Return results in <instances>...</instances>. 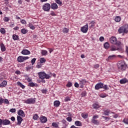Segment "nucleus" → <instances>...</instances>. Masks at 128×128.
<instances>
[{"mask_svg":"<svg viewBox=\"0 0 128 128\" xmlns=\"http://www.w3.org/2000/svg\"><path fill=\"white\" fill-rule=\"evenodd\" d=\"M110 42L112 44H117V46H120L122 44L120 42L118 41L116 38L114 36H112L110 38Z\"/></svg>","mask_w":128,"mask_h":128,"instance_id":"nucleus-4","label":"nucleus"},{"mask_svg":"<svg viewBox=\"0 0 128 128\" xmlns=\"http://www.w3.org/2000/svg\"><path fill=\"white\" fill-rule=\"evenodd\" d=\"M12 38L14 40H20L18 36L16 34L12 35Z\"/></svg>","mask_w":128,"mask_h":128,"instance_id":"nucleus-28","label":"nucleus"},{"mask_svg":"<svg viewBox=\"0 0 128 128\" xmlns=\"http://www.w3.org/2000/svg\"><path fill=\"white\" fill-rule=\"evenodd\" d=\"M0 32H1L2 34H6V29H4V28H0Z\"/></svg>","mask_w":128,"mask_h":128,"instance_id":"nucleus-38","label":"nucleus"},{"mask_svg":"<svg viewBox=\"0 0 128 128\" xmlns=\"http://www.w3.org/2000/svg\"><path fill=\"white\" fill-rule=\"evenodd\" d=\"M117 66L119 70L124 72V70H126V68H128V65L126 64L124 61L121 60L118 62Z\"/></svg>","mask_w":128,"mask_h":128,"instance_id":"nucleus-2","label":"nucleus"},{"mask_svg":"<svg viewBox=\"0 0 128 128\" xmlns=\"http://www.w3.org/2000/svg\"><path fill=\"white\" fill-rule=\"evenodd\" d=\"M74 124L76 126H82V122L78 120H76L74 122Z\"/></svg>","mask_w":128,"mask_h":128,"instance_id":"nucleus-24","label":"nucleus"},{"mask_svg":"<svg viewBox=\"0 0 128 128\" xmlns=\"http://www.w3.org/2000/svg\"><path fill=\"white\" fill-rule=\"evenodd\" d=\"M102 118H104L105 120H107V121L110 120V118L108 117H106L104 116H102Z\"/></svg>","mask_w":128,"mask_h":128,"instance_id":"nucleus-54","label":"nucleus"},{"mask_svg":"<svg viewBox=\"0 0 128 128\" xmlns=\"http://www.w3.org/2000/svg\"><path fill=\"white\" fill-rule=\"evenodd\" d=\"M104 87V84L98 83L95 86V90H100V88H102Z\"/></svg>","mask_w":128,"mask_h":128,"instance_id":"nucleus-14","label":"nucleus"},{"mask_svg":"<svg viewBox=\"0 0 128 128\" xmlns=\"http://www.w3.org/2000/svg\"><path fill=\"white\" fill-rule=\"evenodd\" d=\"M50 14L51 16H56V13L54 12H53V11L51 12Z\"/></svg>","mask_w":128,"mask_h":128,"instance_id":"nucleus-55","label":"nucleus"},{"mask_svg":"<svg viewBox=\"0 0 128 128\" xmlns=\"http://www.w3.org/2000/svg\"><path fill=\"white\" fill-rule=\"evenodd\" d=\"M100 98H106V94H102L100 95Z\"/></svg>","mask_w":128,"mask_h":128,"instance_id":"nucleus-48","label":"nucleus"},{"mask_svg":"<svg viewBox=\"0 0 128 128\" xmlns=\"http://www.w3.org/2000/svg\"><path fill=\"white\" fill-rule=\"evenodd\" d=\"M24 104H34L36 102V98H30L24 100H22Z\"/></svg>","mask_w":128,"mask_h":128,"instance_id":"nucleus-5","label":"nucleus"},{"mask_svg":"<svg viewBox=\"0 0 128 128\" xmlns=\"http://www.w3.org/2000/svg\"><path fill=\"white\" fill-rule=\"evenodd\" d=\"M8 20H10V18H8V17H4V22H8Z\"/></svg>","mask_w":128,"mask_h":128,"instance_id":"nucleus-49","label":"nucleus"},{"mask_svg":"<svg viewBox=\"0 0 128 128\" xmlns=\"http://www.w3.org/2000/svg\"><path fill=\"white\" fill-rule=\"evenodd\" d=\"M86 84V80H79V84L81 88H84V84Z\"/></svg>","mask_w":128,"mask_h":128,"instance_id":"nucleus-11","label":"nucleus"},{"mask_svg":"<svg viewBox=\"0 0 128 128\" xmlns=\"http://www.w3.org/2000/svg\"><path fill=\"white\" fill-rule=\"evenodd\" d=\"M32 66H28L26 68V70L28 72V70H32Z\"/></svg>","mask_w":128,"mask_h":128,"instance_id":"nucleus-56","label":"nucleus"},{"mask_svg":"<svg viewBox=\"0 0 128 128\" xmlns=\"http://www.w3.org/2000/svg\"><path fill=\"white\" fill-rule=\"evenodd\" d=\"M92 106L93 108H94V110H98V108H100V104H98V103H94V104H93Z\"/></svg>","mask_w":128,"mask_h":128,"instance_id":"nucleus-23","label":"nucleus"},{"mask_svg":"<svg viewBox=\"0 0 128 128\" xmlns=\"http://www.w3.org/2000/svg\"><path fill=\"white\" fill-rule=\"evenodd\" d=\"M122 18L120 16H116L114 19L115 22H120Z\"/></svg>","mask_w":128,"mask_h":128,"instance_id":"nucleus-33","label":"nucleus"},{"mask_svg":"<svg viewBox=\"0 0 128 128\" xmlns=\"http://www.w3.org/2000/svg\"><path fill=\"white\" fill-rule=\"evenodd\" d=\"M128 82V80L126 78H124L120 80V83L121 84H126Z\"/></svg>","mask_w":128,"mask_h":128,"instance_id":"nucleus-20","label":"nucleus"},{"mask_svg":"<svg viewBox=\"0 0 128 128\" xmlns=\"http://www.w3.org/2000/svg\"><path fill=\"white\" fill-rule=\"evenodd\" d=\"M102 88H104V90H108V87L107 86V85H104L103 84V87Z\"/></svg>","mask_w":128,"mask_h":128,"instance_id":"nucleus-58","label":"nucleus"},{"mask_svg":"<svg viewBox=\"0 0 128 128\" xmlns=\"http://www.w3.org/2000/svg\"><path fill=\"white\" fill-rule=\"evenodd\" d=\"M36 58H34L31 60V63L32 66H34V64L35 62H36Z\"/></svg>","mask_w":128,"mask_h":128,"instance_id":"nucleus-46","label":"nucleus"},{"mask_svg":"<svg viewBox=\"0 0 128 128\" xmlns=\"http://www.w3.org/2000/svg\"><path fill=\"white\" fill-rule=\"evenodd\" d=\"M60 104V102L59 100H55L54 102V106H56V108H58Z\"/></svg>","mask_w":128,"mask_h":128,"instance_id":"nucleus-22","label":"nucleus"},{"mask_svg":"<svg viewBox=\"0 0 128 128\" xmlns=\"http://www.w3.org/2000/svg\"><path fill=\"white\" fill-rule=\"evenodd\" d=\"M1 84L2 88H4L8 84V82L6 80H4L2 83Z\"/></svg>","mask_w":128,"mask_h":128,"instance_id":"nucleus-39","label":"nucleus"},{"mask_svg":"<svg viewBox=\"0 0 128 128\" xmlns=\"http://www.w3.org/2000/svg\"><path fill=\"white\" fill-rule=\"evenodd\" d=\"M0 46L2 52H6V46H4V43L0 44Z\"/></svg>","mask_w":128,"mask_h":128,"instance_id":"nucleus-25","label":"nucleus"},{"mask_svg":"<svg viewBox=\"0 0 128 128\" xmlns=\"http://www.w3.org/2000/svg\"><path fill=\"white\" fill-rule=\"evenodd\" d=\"M23 119L20 116H17V124L18 126H20L22 124V122Z\"/></svg>","mask_w":128,"mask_h":128,"instance_id":"nucleus-18","label":"nucleus"},{"mask_svg":"<svg viewBox=\"0 0 128 128\" xmlns=\"http://www.w3.org/2000/svg\"><path fill=\"white\" fill-rule=\"evenodd\" d=\"M51 8L52 10H58V6L56 3H53L51 4Z\"/></svg>","mask_w":128,"mask_h":128,"instance_id":"nucleus-21","label":"nucleus"},{"mask_svg":"<svg viewBox=\"0 0 128 128\" xmlns=\"http://www.w3.org/2000/svg\"><path fill=\"white\" fill-rule=\"evenodd\" d=\"M29 86H31L32 88H34V86H38V85L34 83V82H30L28 84Z\"/></svg>","mask_w":128,"mask_h":128,"instance_id":"nucleus-26","label":"nucleus"},{"mask_svg":"<svg viewBox=\"0 0 128 128\" xmlns=\"http://www.w3.org/2000/svg\"><path fill=\"white\" fill-rule=\"evenodd\" d=\"M33 120H38V116L37 114H35L34 115Z\"/></svg>","mask_w":128,"mask_h":128,"instance_id":"nucleus-45","label":"nucleus"},{"mask_svg":"<svg viewBox=\"0 0 128 128\" xmlns=\"http://www.w3.org/2000/svg\"><path fill=\"white\" fill-rule=\"evenodd\" d=\"M40 119L42 124H46V122H48V118H46V117L44 116L40 117Z\"/></svg>","mask_w":128,"mask_h":128,"instance_id":"nucleus-16","label":"nucleus"},{"mask_svg":"<svg viewBox=\"0 0 128 128\" xmlns=\"http://www.w3.org/2000/svg\"><path fill=\"white\" fill-rule=\"evenodd\" d=\"M65 102H68L70 100V97H66L64 100Z\"/></svg>","mask_w":128,"mask_h":128,"instance_id":"nucleus-63","label":"nucleus"},{"mask_svg":"<svg viewBox=\"0 0 128 128\" xmlns=\"http://www.w3.org/2000/svg\"><path fill=\"white\" fill-rule=\"evenodd\" d=\"M104 46L106 50H108V48H110V44H108V42H105L104 44Z\"/></svg>","mask_w":128,"mask_h":128,"instance_id":"nucleus-34","label":"nucleus"},{"mask_svg":"<svg viewBox=\"0 0 128 128\" xmlns=\"http://www.w3.org/2000/svg\"><path fill=\"white\" fill-rule=\"evenodd\" d=\"M66 86H67V88H71V86H72V83L70 82H68L66 85Z\"/></svg>","mask_w":128,"mask_h":128,"instance_id":"nucleus-43","label":"nucleus"},{"mask_svg":"<svg viewBox=\"0 0 128 128\" xmlns=\"http://www.w3.org/2000/svg\"><path fill=\"white\" fill-rule=\"evenodd\" d=\"M2 124L3 126H8L10 124V121L8 119L2 120Z\"/></svg>","mask_w":128,"mask_h":128,"instance_id":"nucleus-12","label":"nucleus"},{"mask_svg":"<svg viewBox=\"0 0 128 128\" xmlns=\"http://www.w3.org/2000/svg\"><path fill=\"white\" fill-rule=\"evenodd\" d=\"M110 50L112 52H114L116 50H118L121 53L124 52V49L122 47H118L117 48L114 45H112L110 46Z\"/></svg>","mask_w":128,"mask_h":128,"instance_id":"nucleus-6","label":"nucleus"},{"mask_svg":"<svg viewBox=\"0 0 128 128\" xmlns=\"http://www.w3.org/2000/svg\"><path fill=\"white\" fill-rule=\"evenodd\" d=\"M42 94H46V92H48V90L46 89H43L42 90Z\"/></svg>","mask_w":128,"mask_h":128,"instance_id":"nucleus-60","label":"nucleus"},{"mask_svg":"<svg viewBox=\"0 0 128 128\" xmlns=\"http://www.w3.org/2000/svg\"><path fill=\"white\" fill-rule=\"evenodd\" d=\"M4 104V98L0 97V106H2Z\"/></svg>","mask_w":128,"mask_h":128,"instance_id":"nucleus-52","label":"nucleus"},{"mask_svg":"<svg viewBox=\"0 0 128 128\" xmlns=\"http://www.w3.org/2000/svg\"><path fill=\"white\" fill-rule=\"evenodd\" d=\"M119 34H128V24H126L124 26H121L118 30Z\"/></svg>","mask_w":128,"mask_h":128,"instance_id":"nucleus-3","label":"nucleus"},{"mask_svg":"<svg viewBox=\"0 0 128 128\" xmlns=\"http://www.w3.org/2000/svg\"><path fill=\"white\" fill-rule=\"evenodd\" d=\"M74 86L75 88H79L80 84H78V82H76L74 83Z\"/></svg>","mask_w":128,"mask_h":128,"instance_id":"nucleus-62","label":"nucleus"},{"mask_svg":"<svg viewBox=\"0 0 128 128\" xmlns=\"http://www.w3.org/2000/svg\"><path fill=\"white\" fill-rule=\"evenodd\" d=\"M81 96H82V98H84V96H86V92L84 91L82 92Z\"/></svg>","mask_w":128,"mask_h":128,"instance_id":"nucleus-53","label":"nucleus"},{"mask_svg":"<svg viewBox=\"0 0 128 128\" xmlns=\"http://www.w3.org/2000/svg\"><path fill=\"white\" fill-rule=\"evenodd\" d=\"M25 77L26 80H27L28 82H32V78L29 77L28 75H26Z\"/></svg>","mask_w":128,"mask_h":128,"instance_id":"nucleus-27","label":"nucleus"},{"mask_svg":"<svg viewBox=\"0 0 128 128\" xmlns=\"http://www.w3.org/2000/svg\"><path fill=\"white\" fill-rule=\"evenodd\" d=\"M28 26L30 28V30H34L36 28V27L32 24L31 22H30L28 24Z\"/></svg>","mask_w":128,"mask_h":128,"instance_id":"nucleus-32","label":"nucleus"},{"mask_svg":"<svg viewBox=\"0 0 128 128\" xmlns=\"http://www.w3.org/2000/svg\"><path fill=\"white\" fill-rule=\"evenodd\" d=\"M38 76L41 80H48L52 78V72H50L48 74H46L44 72H38Z\"/></svg>","mask_w":128,"mask_h":128,"instance_id":"nucleus-1","label":"nucleus"},{"mask_svg":"<svg viewBox=\"0 0 128 128\" xmlns=\"http://www.w3.org/2000/svg\"><path fill=\"white\" fill-rule=\"evenodd\" d=\"M62 122L63 124H64V126H63V128H68V122H66V120L64 119H63L62 120Z\"/></svg>","mask_w":128,"mask_h":128,"instance_id":"nucleus-19","label":"nucleus"},{"mask_svg":"<svg viewBox=\"0 0 128 128\" xmlns=\"http://www.w3.org/2000/svg\"><path fill=\"white\" fill-rule=\"evenodd\" d=\"M80 30L83 34H86L88 30V24H86L85 26H82L80 28Z\"/></svg>","mask_w":128,"mask_h":128,"instance_id":"nucleus-10","label":"nucleus"},{"mask_svg":"<svg viewBox=\"0 0 128 128\" xmlns=\"http://www.w3.org/2000/svg\"><path fill=\"white\" fill-rule=\"evenodd\" d=\"M18 114L20 116H22V118H24V116H26V114H24V110H20L18 112Z\"/></svg>","mask_w":128,"mask_h":128,"instance_id":"nucleus-15","label":"nucleus"},{"mask_svg":"<svg viewBox=\"0 0 128 128\" xmlns=\"http://www.w3.org/2000/svg\"><path fill=\"white\" fill-rule=\"evenodd\" d=\"M116 55H111L108 56V58L106 59V62H110V60H112L114 58H116Z\"/></svg>","mask_w":128,"mask_h":128,"instance_id":"nucleus-17","label":"nucleus"},{"mask_svg":"<svg viewBox=\"0 0 128 128\" xmlns=\"http://www.w3.org/2000/svg\"><path fill=\"white\" fill-rule=\"evenodd\" d=\"M52 126H54V128H58V124L56 122L52 123Z\"/></svg>","mask_w":128,"mask_h":128,"instance_id":"nucleus-41","label":"nucleus"},{"mask_svg":"<svg viewBox=\"0 0 128 128\" xmlns=\"http://www.w3.org/2000/svg\"><path fill=\"white\" fill-rule=\"evenodd\" d=\"M100 68V64H96L95 65H94V68Z\"/></svg>","mask_w":128,"mask_h":128,"instance_id":"nucleus-59","label":"nucleus"},{"mask_svg":"<svg viewBox=\"0 0 128 128\" xmlns=\"http://www.w3.org/2000/svg\"><path fill=\"white\" fill-rule=\"evenodd\" d=\"M46 62V58H42L40 60V62L41 64H43Z\"/></svg>","mask_w":128,"mask_h":128,"instance_id":"nucleus-36","label":"nucleus"},{"mask_svg":"<svg viewBox=\"0 0 128 128\" xmlns=\"http://www.w3.org/2000/svg\"><path fill=\"white\" fill-rule=\"evenodd\" d=\"M99 116L98 114L94 115L91 120V122L94 124H96V126H98L100 124V122L98 120H96L97 118H98Z\"/></svg>","mask_w":128,"mask_h":128,"instance_id":"nucleus-7","label":"nucleus"},{"mask_svg":"<svg viewBox=\"0 0 128 128\" xmlns=\"http://www.w3.org/2000/svg\"><path fill=\"white\" fill-rule=\"evenodd\" d=\"M123 122L124 124H128V120L124 119Z\"/></svg>","mask_w":128,"mask_h":128,"instance_id":"nucleus-64","label":"nucleus"},{"mask_svg":"<svg viewBox=\"0 0 128 128\" xmlns=\"http://www.w3.org/2000/svg\"><path fill=\"white\" fill-rule=\"evenodd\" d=\"M62 32L64 34H68V28H64L62 29Z\"/></svg>","mask_w":128,"mask_h":128,"instance_id":"nucleus-40","label":"nucleus"},{"mask_svg":"<svg viewBox=\"0 0 128 128\" xmlns=\"http://www.w3.org/2000/svg\"><path fill=\"white\" fill-rule=\"evenodd\" d=\"M42 66H44V64L41 63L40 62H39L37 64L36 68H42Z\"/></svg>","mask_w":128,"mask_h":128,"instance_id":"nucleus-37","label":"nucleus"},{"mask_svg":"<svg viewBox=\"0 0 128 128\" xmlns=\"http://www.w3.org/2000/svg\"><path fill=\"white\" fill-rule=\"evenodd\" d=\"M17 84H18V86H20V88H22L23 90H24V88H26V86H24V85L22 84V82H17Z\"/></svg>","mask_w":128,"mask_h":128,"instance_id":"nucleus-30","label":"nucleus"},{"mask_svg":"<svg viewBox=\"0 0 128 128\" xmlns=\"http://www.w3.org/2000/svg\"><path fill=\"white\" fill-rule=\"evenodd\" d=\"M16 108H11L10 110V112H12V113H14V112H16Z\"/></svg>","mask_w":128,"mask_h":128,"instance_id":"nucleus-57","label":"nucleus"},{"mask_svg":"<svg viewBox=\"0 0 128 128\" xmlns=\"http://www.w3.org/2000/svg\"><path fill=\"white\" fill-rule=\"evenodd\" d=\"M41 54H42V56L48 55V51L46 50H41Z\"/></svg>","mask_w":128,"mask_h":128,"instance_id":"nucleus-35","label":"nucleus"},{"mask_svg":"<svg viewBox=\"0 0 128 128\" xmlns=\"http://www.w3.org/2000/svg\"><path fill=\"white\" fill-rule=\"evenodd\" d=\"M3 104H10V102H8V99H3Z\"/></svg>","mask_w":128,"mask_h":128,"instance_id":"nucleus-44","label":"nucleus"},{"mask_svg":"<svg viewBox=\"0 0 128 128\" xmlns=\"http://www.w3.org/2000/svg\"><path fill=\"white\" fill-rule=\"evenodd\" d=\"M99 40L100 42H104V36H100L99 38Z\"/></svg>","mask_w":128,"mask_h":128,"instance_id":"nucleus-61","label":"nucleus"},{"mask_svg":"<svg viewBox=\"0 0 128 128\" xmlns=\"http://www.w3.org/2000/svg\"><path fill=\"white\" fill-rule=\"evenodd\" d=\"M66 120H68V122H72V118L71 117H68L66 118Z\"/></svg>","mask_w":128,"mask_h":128,"instance_id":"nucleus-50","label":"nucleus"},{"mask_svg":"<svg viewBox=\"0 0 128 128\" xmlns=\"http://www.w3.org/2000/svg\"><path fill=\"white\" fill-rule=\"evenodd\" d=\"M42 10L44 12H50V4L48 3L44 4L42 6Z\"/></svg>","mask_w":128,"mask_h":128,"instance_id":"nucleus-9","label":"nucleus"},{"mask_svg":"<svg viewBox=\"0 0 128 128\" xmlns=\"http://www.w3.org/2000/svg\"><path fill=\"white\" fill-rule=\"evenodd\" d=\"M55 2L56 4H60V6H62V1H60V0H55Z\"/></svg>","mask_w":128,"mask_h":128,"instance_id":"nucleus-47","label":"nucleus"},{"mask_svg":"<svg viewBox=\"0 0 128 128\" xmlns=\"http://www.w3.org/2000/svg\"><path fill=\"white\" fill-rule=\"evenodd\" d=\"M28 58H30L28 56H19L17 58V60L18 62H24V60H26Z\"/></svg>","mask_w":128,"mask_h":128,"instance_id":"nucleus-8","label":"nucleus"},{"mask_svg":"<svg viewBox=\"0 0 128 128\" xmlns=\"http://www.w3.org/2000/svg\"><path fill=\"white\" fill-rule=\"evenodd\" d=\"M102 114L104 116H108V114H110V110H105Z\"/></svg>","mask_w":128,"mask_h":128,"instance_id":"nucleus-31","label":"nucleus"},{"mask_svg":"<svg viewBox=\"0 0 128 128\" xmlns=\"http://www.w3.org/2000/svg\"><path fill=\"white\" fill-rule=\"evenodd\" d=\"M21 54L24 56H28L30 54V52L26 49H24L22 51Z\"/></svg>","mask_w":128,"mask_h":128,"instance_id":"nucleus-13","label":"nucleus"},{"mask_svg":"<svg viewBox=\"0 0 128 128\" xmlns=\"http://www.w3.org/2000/svg\"><path fill=\"white\" fill-rule=\"evenodd\" d=\"M21 32H22V34H26V32H28V30H26L24 28H22L21 30Z\"/></svg>","mask_w":128,"mask_h":128,"instance_id":"nucleus-42","label":"nucleus"},{"mask_svg":"<svg viewBox=\"0 0 128 128\" xmlns=\"http://www.w3.org/2000/svg\"><path fill=\"white\" fill-rule=\"evenodd\" d=\"M82 118H88V113H82L81 114Z\"/></svg>","mask_w":128,"mask_h":128,"instance_id":"nucleus-29","label":"nucleus"},{"mask_svg":"<svg viewBox=\"0 0 128 128\" xmlns=\"http://www.w3.org/2000/svg\"><path fill=\"white\" fill-rule=\"evenodd\" d=\"M20 22L22 24H26V21L24 20H20Z\"/></svg>","mask_w":128,"mask_h":128,"instance_id":"nucleus-51","label":"nucleus"}]
</instances>
